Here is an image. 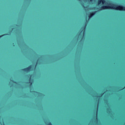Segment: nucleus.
<instances>
[{
	"label": "nucleus",
	"instance_id": "nucleus-1",
	"mask_svg": "<svg viewBox=\"0 0 125 125\" xmlns=\"http://www.w3.org/2000/svg\"><path fill=\"white\" fill-rule=\"evenodd\" d=\"M109 5H103L100 8V10L104 9H114L119 11H125V7L121 5H116L115 4H109Z\"/></svg>",
	"mask_w": 125,
	"mask_h": 125
},
{
	"label": "nucleus",
	"instance_id": "nucleus-2",
	"mask_svg": "<svg viewBox=\"0 0 125 125\" xmlns=\"http://www.w3.org/2000/svg\"><path fill=\"white\" fill-rule=\"evenodd\" d=\"M31 69H32V65H29L28 67L26 68L22 69L21 71H22L23 72H26L27 73H28V72H30V71H31Z\"/></svg>",
	"mask_w": 125,
	"mask_h": 125
},
{
	"label": "nucleus",
	"instance_id": "nucleus-3",
	"mask_svg": "<svg viewBox=\"0 0 125 125\" xmlns=\"http://www.w3.org/2000/svg\"><path fill=\"white\" fill-rule=\"evenodd\" d=\"M97 12V11H93V12L90 13V14H89L88 16V19H90L92 17H93V16H94V15H95V14H96Z\"/></svg>",
	"mask_w": 125,
	"mask_h": 125
},
{
	"label": "nucleus",
	"instance_id": "nucleus-4",
	"mask_svg": "<svg viewBox=\"0 0 125 125\" xmlns=\"http://www.w3.org/2000/svg\"><path fill=\"white\" fill-rule=\"evenodd\" d=\"M28 78H29V82L28 83L29 84V85L31 86L32 85V84H33V83L32 82H31V80H32V75L29 74L28 75Z\"/></svg>",
	"mask_w": 125,
	"mask_h": 125
},
{
	"label": "nucleus",
	"instance_id": "nucleus-5",
	"mask_svg": "<svg viewBox=\"0 0 125 125\" xmlns=\"http://www.w3.org/2000/svg\"><path fill=\"white\" fill-rule=\"evenodd\" d=\"M106 2V1L105 0H98V4L99 5V4H101V3H102V4H104Z\"/></svg>",
	"mask_w": 125,
	"mask_h": 125
},
{
	"label": "nucleus",
	"instance_id": "nucleus-6",
	"mask_svg": "<svg viewBox=\"0 0 125 125\" xmlns=\"http://www.w3.org/2000/svg\"><path fill=\"white\" fill-rule=\"evenodd\" d=\"M8 35H9V34H5L0 35V38H2V37H3V36H8Z\"/></svg>",
	"mask_w": 125,
	"mask_h": 125
},
{
	"label": "nucleus",
	"instance_id": "nucleus-7",
	"mask_svg": "<svg viewBox=\"0 0 125 125\" xmlns=\"http://www.w3.org/2000/svg\"><path fill=\"white\" fill-rule=\"evenodd\" d=\"M104 94V93H103L101 94L100 96H98L97 97L99 98H100V97H102V96H103Z\"/></svg>",
	"mask_w": 125,
	"mask_h": 125
},
{
	"label": "nucleus",
	"instance_id": "nucleus-8",
	"mask_svg": "<svg viewBox=\"0 0 125 125\" xmlns=\"http://www.w3.org/2000/svg\"><path fill=\"white\" fill-rule=\"evenodd\" d=\"M86 28V25H85L84 26H83V29L84 30H85V28Z\"/></svg>",
	"mask_w": 125,
	"mask_h": 125
},
{
	"label": "nucleus",
	"instance_id": "nucleus-9",
	"mask_svg": "<svg viewBox=\"0 0 125 125\" xmlns=\"http://www.w3.org/2000/svg\"><path fill=\"white\" fill-rule=\"evenodd\" d=\"M38 64V62H36V64L35 65V67H37V64Z\"/></svg>",
	"mask_w": 125,
	"mask_h": 125
},
{
	"label": "nucleus",
	"instance_id": "nucleus-10",
	"mask_svg": "<svg viewBox=\"0 0 125 125\" xmlns=\"http://www.w3.org/2000/svg\"><path fill=\"white\" fill-rule=\"evenodd\" d=\"M14 83H16V82H14Z\"/></svg>",
	"mask_w": 125,
	"mask_h": 125
},
{
	"label": "nucleus",
	"instance_id": "nucleus-11",
	"mask_svg": "<svg viewBox=\"0 0 125 125\" xmlns=\"http://www.w3.org/2000/svg\"><path fill=\"white\" fill-rule=\"evenodd\" d=\"M93 9H95V7H94Z\"/></svg>",
	"mask_w": 125,
	"mask_h": 125
},
{
	"label": "nucleus",
	"instance_id": "nucleus-12",
	"mask_svg": "<svg viewBox=\"0 0 125 125\" xmlns=\"http://www.w3.org/2000/svg\"><path fill=\"white\" fill-rule=\"evenodd\" d=\"M90 0V1H92V0Z\"/></svg>",
	"mask_w": 125,
	"mask_h": 125
},
{
	"label": "nucleus",
	"instance_id": "nucleus-13",
	"mask_svg": "<svg viewBox=\"0 0 125 125\" xmlns=\"http://www.w3.org/2000/svg\"><path fill=\"white\" fill-rule=\"evenodd\" d=\"M83 32V31H82L81 32V33H82Z\"/></svg>",
	"mask_w": 125,
	"mask_h": 125
},
{
	"label": "nucleus",
	"instance_id": "nucleus-14",
	"mask_svg": "<svg viewBox=\"0 0 125 125\" xmlns=\"http://www.w3.org/2000/svg\"><path fill=\"white\" fill-rule=\"evenodd\" d=\"M125 87H124V88H123V89H125Z\"/></svg>",
	"mask_w": 125,
	"mask_h": 125
}]
</instances>
